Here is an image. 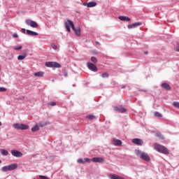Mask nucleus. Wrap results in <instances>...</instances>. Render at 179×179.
<instances>
[{
    "mask_svg": "<svg viewBox=\"0 0 179 179\" xmlns=\"http://www.w3.org/2000/svg\"><path fill=\"white\" fill-rule=\"evenodd\" d=\"M64 26L67 31H69V33H71V27L73 31H75L76 36H80V28L79 27L75 28V25L73 24V22L71 21V20H67V21L64 22Z\"/></svg>",
    "mask_w": 179,
    "mask_h": 179,
    "instance_id": "1",
    "label": "nucleus"
},
{
    "mask_svg": "<svg viewBox=\"0 0 179 179\" xmlns=\"http://www.w3.org/2000/svg\"><path fill=\"white\" fill-rule=\"evenodd\" d=\"M154 149L159 152V153H163L164 155H169V149L164 145H162L157 143L154 144Z\"/></svg>",
    "mask_w": 179,
    "mask_h": 179,
    "instance_id": "2",
    "label": "nucleus"
},
{
    "mask_svg": "<svg viewBox=\"0 0 179 179\" xmlns=\"http://www.w3.org/2000/svg\"><path fill=\"white\" fill-rule=\"evenodd\" d=\"M136 155L142 160H145V162H150V157L146 152L137 150H136Z\"/></svg>",
    "mask_w": 179,
    "mask_h": 179,
    "instance_id": "3",
    "label": "nucleus"
},
{
    "mask_svg": "<svg viewBox=\"0 0 179 179\" xmlns=\"http://www.w3.org/2000/svg\"><path fill=\"white\" fill-rule=\"evenodd\" d=\"M13 128L15 129H20L21 131H24L29 129V125L24 124L16 123L13 125Z\"/></svg>",
    "mask_w": 179,
    "mask_h": 179,
    "instance_id": "4",
    "label": "nucleus"
},
{
    "mask_svg": "<svg viewBox=\"0 0 179 179\" xmlns=\"http://www.w3.org/2000/svg\"><path fill=\"white\" fill-rule=\"evenodd\" d=\"M45 66L48 68H61V64L55 62H48L45 63Z\"/></svg>",
    "mask_w": 179,
    "mask_h": 179,
    "instance_id": "5",
    "label": "nucleus"
},
{
    "mask_svg": "<svg viewBox=\"0 0 179 179\" xmlns=\"http://www.w3.org/2000/svg\"><path fill=\"white\" fill-rule=\"evenodd\" d=\"M25 23L26 24H27V26H31V27H34L35 29H37L38 27V24L31 20H26Z\"/></svg>",
    "mask_w": 179,
    "mask_h": 179,
    "instance_id": "6",
    "label": "nucleus"
},
{
    "mask_svg": "<svg viewBox=\"0 0 179 179\" xmlns=\"http://www.w3.org/2000/svg\"><path fill=\"white\" fill-rule=\"evenodd\" d=\"M131 142L134 143V145H137V146H142V145H143V141L141 138H133Z\"/></svg>",
    "mask_w": 179,
    "mask_h": 179,
    "instance_id": "7",
    "label": "nucleus"
},
{
    "mask_svg": "<svg viewBox=\"0 0 179 179\" xmlns=\"http://www.w3.org/2000/svg\"><path fill=\"white\" fill-rule=\"evenodd\" d=\"M11 155H13L14 157H22L23 156V153L16 150H12Z\"/></svg>",
    "mask_w": 179,
    "mask_h": 179,
    "instance_id": "8",
    "label": "nucleus"
},
{
    "mask_svg": "<svg viewBox=\"0 0 179 179\" xmlns=\"http://www.w3.org/2000/svg\"><path fill=\"white\" fill-rule=\"evenodd\" d=\"M87 66L90 71H92L93 72H97L98 69L96 65L93 64L92 63H87Z\"/></svg>",
    "mask_w": 179,
    "mask_h": 179,
    "instance_id": "9",
    "label": "nucleus"
},
{
    "mask_svg": "<svg viewBox=\"0 0 179 179\" xmlns=\"http://www.w3.org/2000/svg\"><path fill=\"white\" fill-rule=\"evenodd\" d=\"M114 110L118 113H127V109L121 106H115Z\"/></svg>",
    "mask_w": 179,
    "mask_h": 179,
    "instance_id": "10",
    "label": "nucleus"
},
{
    "mask_svg": "<svg viewBox=\"0 0 179 179\" xmlns=\"http://www.w3.org/2000/svg\"><path fill=\"white\" fill-rule=\"evenodd\" d=\"M139 26H142V22H136L131 24H129L127 26V29H135L136 27H139Z\"/></svg>",
    "mask_w": 179,
    "mask_h": 179,
    "instance_id": "11",
    "label": "nucleus"
},
{
    "mask_svg": "<svg viewBox=\"0 0 179 179\" xmlns=\"http://www.w3.org/2000/svg\"><path fill=\"white\" fill-rule=\"evenodd\" d=\"M91 162H94V163H103L104 159L103 157H94L91 159Z\"/></svg>",
    "mask_w": 179,
    "mask_h": 179,
    "instance_id": "12",
    "label": "nucleus"
},
{
    "mask_svg": "<svg viewBox=\"0 0 179 179\" xmlns=\"http://www.w3.org/2000/svg\"><path fill=\"white\" fill-rule=\"evenodd\" d=\"M83 5L87 6V8H93L97 5V3L92 1L90 3H84Z\"/></svg>",
    "mask_w": 179,
    "mask_h": 179,
    "instance_id": "13",
    "label": "nucleus"
},
{
    "mask_svg": "<svg viewBox=\"0 0 179 179\" xmlns=\"http://www.w3.org/2000/svg\"><path fill=\"white\" fill-rule=\"evenodd\" d=\"M113 145L115 146H121V145H122V141H121V140L114 138L113 141Z\"/></svg>",
    "mask_w": 179,
    "mask_h": 179,
    "instance_id": "14",
    "label": "nucleus"
},
{
    "mask_svg": "<svg viewBox=\"0 0 179 179\" xmlns=\"http://www.w3.org/2000/svg\"><path fill=\"white\" fill-rule=\"evenodd\" d=\"M108 177H109L110 179H124L123 177L120 176H118V175H115V174H110V175H108Z\"/></svg>",
    "mask_w": 179,
    "mask_h": 179,
    "instance_id": "15",
    "label": "nucleus"
},
{
    "mask_svg": "<svg viewBox=\"0 0 179 179\" xmlns=\"http://www.w3.org/2000/svg\"><path fill=\"white\" fill-rule=\"evenodd\" d=\"M162 87L163 89H165V90H171V87H170V85H169V83H162Z\"/></svg>",
    "mask_w": 179,
    "mask_h": 179,
    "instance_id": "16",
    "label": "nucleus"
},
{
    "mask_svg": "<svg viewBox=\"0 0 179 179\" xmlns=\"http://www.w3.org/2000/svg\"><path fill=\"white\" fill-rule=\"evenodd\" d=\"M119 19L120 20H122V22H129L131 20L130 17H125V16H120Z\"/></svg>",
    "mask_w": 179,
    "mask_h": 179,
    "instance_id": "17",
    "label": "nucleus"
},
{
    "mask_svg": "<svg viewBox=\"0 0 179 179\" xmlns=\"http://www.w3.org/2000/svg\"><path fill=\"white\" fill-rule=\"evenodd\" d=\"M10 171H13V170H16L17 169V164H12L8 165Z\"/></svg>",
    "mask_w": 179,
    "mask_h": 179,
    "instance_id": "18",
    "label": "nucleus"
},
{
    "mask_svg": "<svg viewBox=\"0 0 179 179\" xmlns=\"http://www.w3.org/2000/svg\"><path fill=\"white\" fill-rule=\"evenodd\" d=\"M34 76H36L38 78H43L44 72L43 71L36 72V73H34Z\"/></svg>",
    "mask_w": 179,
    "mask_h": 179,
    "instance_id": "19",
    "label": "nucleus"
},
{
    "mask_svg": "<svg viewBox=\"0 0 179 179\" xmlns=\"http://www.w3.org/2000/svg\"><path fill=\"white\" fill-rule=\"evenodd\" d=\"M27 34H28V36H38V34L37 32L29 29L27 30Z\"/></svg>",
    "mask_w": 179,
    "mask_h": 179,
    "instance_id": "20",
    "label": "nucleus"
},
{
    "mask_svg": "<svg viewBox=\"0 0 179 179\" xmlns=\"http://www.w3.org/2000/svg\"><path fill=\"white\" fill-rule=\"evenodd\" d=\"M155 136L163 141L164 139V136L162 135V133L160 131L155 132Z\"/></svg>",
    "mask_w": 179,
    "mask_h": 179,
    "instance_id": "21",
    "label": "nucleus"
},
{
    "mask_svg": "<svg viewBox=\"0 0 179 179\" xmlns=\"http://www.w3.org/2000/svg\"><path fill=\"white\" fill-rule=\"evenodd\" d=\"M1 171H4V172L10 171V170L9 169V165L3 166V167L1 168Z\"/></svg>",
    "mask_w": 179,
    "mask_h": 179,
    "instance_id": "22",
    "label": "nucleus"
},
{
    "mask_svg": "<svg viewBox=\"0 0 179 179\" xmlns=\"http://www.w3.org/2000/svg\"><path fill=\"white\" fill-rule=\"evenodd\" d=\"M1 153L3 156H8V155H9V152L6 150L3 149L1 150Z\"/></svg>",
    "mask_w": 179,
    "mask_h": 179,
    "instance_id": "23",
    "label": "nucleus"
},
{
    "mask_svg": "<svg viewBox=\"0 0 179 179\" xmlns=\"http://www.w3.org/2000/svg\"><path fill=\"white\" fill-rule=\"evenodd\" d=\"M154 115L155 117H157L158 118H162V117H163V115H162V113L159 112H155Z\"/></svg>",
    "mask_w": 179,
    "mask_h": 179,
    "instance_id": "24",
    "label": "nucleus"
},
{
    "mask_svg": "<svg viewBox=\"0 0 179 179\" xmlns=\"http://www.w3.org/2000/svg\"><path fill=\"white\" fill-rule=\"evenodd\" d=\"M38 129H40V127H38V126H34L31 128V131L32 132H37V131H38Z\"/></svg>",
    "mask_w": 179,
    "mask_h": 179,
    "instance_id": "25",
    "label": "nucleus"
},
{
    "mask_svg": "<svg viewBox=\"0 0 179 179\" xmlns=\"http://www.w3.org/2000/svg\"><path fill=\"white\" fill-rule=\"evenodd\" d=\"M24 58H26V55H19L17 57V59L19 61H22V59H24Z\"/></svg>",
    "mask_w": 179,
    "mask_h": 179,
    "instance_id": "26",
    "label": "nucleus"
},
{
    "mask_svg": "<svg viewBox=\"0 0 179 179\" xmlns=\"http://www.w3.org/2000/svg\"><path fill=\"white\" fill-rule=\"evenodd\" d=\"M173 107H176V108H179V102L178 101H174L173 102Z\"/></svg>",
    "mask_w": 179,
    "mask_h": 179,
    "instance_id": "27",
    "label": "nucleus"
},
{
    "mask_svg": "<svg viewBox=\"0 0 179 179\" xmlns=\"http://www.w3.org/2000/svg\"><path fill=\"white\" fill-rule=\"evenodd\" d=\"M91 61L92 62H93L94 64H97V59L94 57H91Z\"/></svg>",
    "mask_w": 179,
    "mask_h": 179,
    "instance_id": "28",
    "label": "nucleus"
},
{
    "mask_svg": "<svg viewBox=\"0 0 179 179\" xmlns=\"http://www.w3.org/2000/svg\"><path fill=\"white\" fill-rule=\"evenodd\" d=\"M87 118H88V120H94V118H96V116L93 115H89L87 116Z\"/></svg>",
    "mask_w": 179,
    "mask_h": 179,
    "instance_id": "29",
    "label": "nucleus"
},
{
    "mask_svg": "<svg viewBox=\"0 0 179 179\" xmlns=\"http://www.w3.org/2000/svg\"><path fill=\"white\" fill-rule=\"evenodd\" d=\"M101 76L102 78H108L109 75H108V73L105 72L102 73Z\"/></svg>",
    "mask_w": 179,
    "mask_h": 179,
    "instance_id": "30",
    "label": "nucleus"
},
{
    "mask_svg": "<svg viewBox=\"0 0 179 179\" xmlns=\"http://www.w3.org/2000/svg\"><path fill=\"white\" fill-rule=\"evenodd\" d=\"M49 106H52L53 107L54 106H57V103L52 101L48 103Z\"/></svg>",
    "mask_w": 179,
    "mask_h": 179,
    "instance_id": "31",
    "label": "nucleus"
},
{
    "mask_svg": "<svg viewBox=\"0 0 179 179\" xmlns=\"http://www.w3.org/2000/svg\"><path fill=\"white\" fill-rule=\"evenodd\" d=\"M77 162H78V163H80V164H85L84 160L82 159H78Z\"/></svg>",
    "mask_w": 179,
    "mask_h": 179,
    "instance_id": "32",
    "label": "nucleus"
},
{
    "mask_svg": "<svg viewBox=\"0 0 179 179\" xmlns=\"http://www.w3.org/2000/svg\"><path fill=\"white\" fill-rule=\"evenodd\" d=\"M40 178L41 179H50V178L47 177V176H39Z\"/></svg>",
    "mask_w": 179,
    "mask_h": 179,
    "instance_id": "33",
    "label": "nucleus"
},
{
    "mask_svg": "<svg viewBox=\"0 0 179 179\" xmlns=\"http://www.w3.org/2000/svg\"><path fill=\"white\" fill-rule=\"evenodd\" d=\"M14 50H22V45H19L17 47L14 48Z\"/></svg>",
    "mask_w": 179,
    "mask_h": 179,
    "instance_id": "34",
    "label": "nucleus"
},
{
    "mask_svg": "<svg viewBox=\"0 0 179 179\" xmlns=\"http://www.w3.org/2000/svg\"><path fill=\"white\" fill-rule=\"evenodd\" d=\"M89 162H90V159L89 158H85L84 159V163H87Z\"/></svg>",
    "mask_w": 179,
    "mask_h": 179,
    "instance_id": "35",
    "label": "nucleus"
},
{
    "mask_svg": "<svg viewBox=\"0 0 179 179\" xmlns=\"http://www.w3.org/2000/svg\"><path fill=\"white\" fill-rule=\"evenodd\" d=\"M0 92H6V88H5V87H0Z\"/></svg>",
    "mask_w": 179,
    "mask_h": 179,
    "instance_id": "36",
    "label": "nucleus"
},
{
    "mask_svg": "<svg viewBox=\"0 0 179 179\" xmlns=\"http://www.w3.org/2000/svg\"><path fill=\"white\" fill-rule=\"evenodd\" d=\"M52 48H53V50H57V47L55 45H52Z\"/></svg>",
    "mask_w": 179,
    "mask_h": 179,
    "instance_id": "37",
    "label": "nucleus"
},
{
    "mask_svg": "<svg viewBox=\"0 0 179 179\" xmlns=\"http://www.w3.org/2000/svg\"><path fill=\"white\" fill-rule=\"evenodd\" d=\"M13 37L14 38H17V37H19V36H17V34H14L13 35Z\"/></svg>",
    "mask_w": 179,
    "mask_h": 179,
    "instance_id": "38",
    "label": "nucleus"
},
{
    "mask_svg": "<svg viewBox=\"0 0 179 179\" xmlns=\"http://www.w3.org/2000/svg\"><path fill=\"white\" fill-rule=\"evenodd\" d=\"M21 31H22V33H24V34L26 33V29H24V28H22V29H21Z\"/></svg>",
    "mask_w": 179,
    "mask_h": 179,
    "instance_id": "39",
    "label": "nucleus"
},
{
    "mask_svg": "<svg viewBox=\"0 0 179 179\" xmlns=\"http://www.w3.org/2000/svg\"><path fill=\"white\" fill-rule=\"evenodd\" d=\"M176 51H178L179 52V45H178V46L176 48Z\"/></svg>",
    "mask_w": 179,
    "mask_h": 179,
    "instance_id": "40",
    "label": "nucleus"
},
{
    "mask_svg": "<svg viewBox=\"0 0 179 179\" xmlns=\"http://www.w3.org/2000/svg\"><path fill=\"white\" fill-rule=\"evenodd\" d=\"M144 54H145V55H148V52H145Z\"/></svg>",
    "mask_w": 179,
    "mask_h": 179,
    "instance_id": "41",
    "label": "nucleus"
},
{
    "mask_svg": "<svg viewBox=\"0 0 179 179\" xmlns=\"http://www.w3.org/2000/svg\"><path fill=\"white\" fill-rule=\"evenodd\" d=\"M1 125H2V122H0V127H1Z\"/></svg>",
    "mask_w": 179,
    "mask_h": 179,
    "instance_id": "42",
    "label": "nucleus"
},
{
    "mask_svg": "<svg viewBox=\"0 0 179 179\" xmlns=\"http://www.w3.org/2000/svg\"><path fill=\"white\" fill-rule=\"evenodd\" d=\"M2 163V161L0 160V164Z\"/></svg>",
    "mask_w": 179,
    "mask_h": 179,
    "instance_id": "43",
    "label": "nucleus"
},
{
    "mask_svg": "<svg viewBox=\"0 0 179 179\" xmlns=\"http://www.w3.org/2000/svg\"><path fill=\"white\" fill-rule=\"evenodd\" d=\"M0 71H1V68H0Z\"/></svg>",
    "mask_w": 179,
    "mask_h": 179,
    "instance_id": "44",
    "label": "nucleus"
}]
</instances>
